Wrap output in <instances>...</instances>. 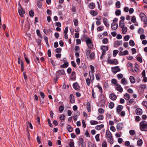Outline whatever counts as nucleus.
Instances as JSON below:
<instances>
[{
    "instance_id": "nucleus-56",
    "label": "nucleus",
    "mask_w": 147,
    "mask_h": 147,
    "mask_svg": "<svg viewBox=\"0 0 147 147\" xmlns=\"http://www.w3.org/2000/svg\"><path fill=\"white\" fill-rule=\"evenodd\" d=\"M119 52V51L116 50H113V56L114 57H115L116 56L117 54Z\"/></svg>"
},
{
    "instance_id": "nucleus-22",
    "label": "nucleus",
    "mask_w": 147,
    "mask_h": 147,
    "mask_svg": "<svg viewBox=\"0 0 147 147\" xmlns=\"http://www.w3.org/2000/svg\"><path fill=\"white\" fill-rule=\"evenodd\" d=\"M69 65L68 62H66L64 63L63 64L60 65V67L61 68H66L68 67Z\"/></svg>"
},
{
    "instance_id": "nucleus-19",
    "label": "nucleus",
    "mask_w": 147,
    "mask_h": 147,
    "mask_svg": "<svg viewBox=\"0 0 147 147\" xmlns=\"http://www.w3.org/2000/svg\"><path fill=\"white\" fill-rule=\"evenodd\" d=\"M107 19L106 18H104L103 19V21L105 25L107 27H108L109 26V24L107 22Z\"/></svg>"
},
{
    "instance_id": "nucleus-26",
    "label": "nucleus",
    "mask_w": 147,
    "mask_h": 147,
    "mask_svg": "<svg viewBox=\"0 0 147 147\" xmlns=\"http://www.w3.org/2000/svg\"><path fill=\"white\" fill-rule=\"evenodd\" d=\"M89 74L91 82H92L94 78V73H89Z\"/></svg>"
},
{
    "instance_id": "nucleus-31",
    "label": "nucleus",
    "mask_w": 147,
    "mask_h": 147,
    "mask_svg": "<svg viewBox=\"0 0 147 147\" xmlns=\"http://www.w3.org/2000/svg\"><path fill=\"white\" fill-rule=\"evenodd\" d=\"M124 98L126 100H128L130 98L129 95L128 93H126L124 96Z\"/></svg>"
},
{
    "instance_id": "nucleus-2",
    "label": "nucleus",
    "mask_w": 147,
    "mask_h": 147,
    "mask_svg": "<svg viewBox=\"0 0 147 147\" xmlns=\"http://www.w3.org/2000/svg\"><path fill=\"white\" fill-rule=\"evenodd\" d=\"M140 129L141 131H147V122L142 121L140 123Z\"/></svg>"
},
{
    "instance_id": "nucleus-28",
    "label": "nucleus",
    "mask_w": 147,
    "mask_h": 147,
    "mask_svg": "<svg viewBox=\"0 0 147 147\" xmlns=\"http://www.w3.org/2000/svg\"><path fill=\"white\" fill-rule=\"evenodd\" d=\"M18 12L20 15L22 17L24 16V14L25 13V12L23 9H19L18 10Z\"/></svg>"
},
{
    "instance_id": "nucleus-38",
    "label": "nucleus",
    "mask_w": 147,
    "mask_h": 147,
    "mask_svg": "<svg viewBox=\"0 0 147 147\" xmlns=\"http://www.w3.org/2000/svg\"><path fill=\"white\" fill-rule=\"evenodd\" d=\"M115 14L117 16L120 15L121 14V10L119 9H117L115 12Z\"/></svg>"
},
{
    "instance_id": "nucleus-63",
    "label": "nucleus",
    "mask_w": 147,
    "mask_h": 147,
    "mask_svg": "<svg viewBox=\"0 0 147 147\" xmlns=\"http://www.w3.org/2000/svg\"><path fill=\"white\" fill-rule=\"evenodd\" d=\"M98 111L100 113H103L104 112V110L101 108H99L98 109Z\"/></svg>"
},
{
    "instance_id": "nucleus-59",
    "label": "nucleus",
    "mask_w": 147,
    "mask_h": 147,
    "mask_svg": "<svg viewBox=\"0 0 147 147\" xmlns=\"http://www.w3.org/2000/svg\"><path fill=\"white\" fill-rule=\"evenodd\" d=\"M108 39L107 38H105L102 40V42L103 43L106 44L108 42Z\"/></svg>"
},
{
    "instance_id": "nucleus-15",
    "label": "nucleus",
    "mask_w": 147,
    "mask_h": 147,
    "mask_svg": "<svg viewBox=\"0 0 147 147\" xmlns=\"http://www.w3.org/2000/svg\"><path fill=\"white\" fill-rule=\"evenodd\" d=\"M118 27V24L117 23H115L113 22L111 24V28L113 30H116Z\"/></svg>"
},
{
    "instance_id": "nucleus-9",
    "label": "nucleus",
    "mask_w": 147,
    "mask_h": 147,
    "mask_svg": "<svg viewBox=\"0 0 147 147\" xmlns=\"http://www.w3.org/2000/svg\"><path fill=\"white\" fill-rule=\"evenodd\" d=\"M109 97L111 99L114 101L116 99L117 96L114 93H112L109 94Z\"/></svg>"
},
{
    "instance_id": "nucleus-25",
    "label": "nucleus",
    "mask_w": 147,
    "mask_h": 147,
    "mask_svg": "<svg viewBox=\"0 0 147 147\" xmlns=\"http://www.w3.org/2000/svg\"><path fill=\"white\" fill-rule=\"evenodd\" d=\"M96 78L97 80H100L101 76V74L100 73H98L95 74Z\"/></svg>"
},
{
    "instance_id": "nucleus-24",
    "label": "nucleus",
    "mask_w": 147,
    "mask_h": 147,
    "mask_svg": "<svg viewBox=\"0 0 147 147\" xmlns=\"http://www.w3.org/2000/svg\"><path fill=\"white\" fill-rule=\"evenodd\" d=\"M100 49L102 51H107L108 50V48L107 46L103 45L101 47Z\"/></svg>"
},
{
    "instance_id": "nucleus-32",
    "label": "nucleus",
    "mask_w": 147,
    "mask_h": 147,
    "mask_svg": "<svg viewBox=\"0 0 147 147\" xmlns=\"http://www.w3.org/2000/svg\"><path fill=\"white\" fill-rule=\"evenodd\" d=\"M122 28V33L123 34H125L126 33L127 31V28L126 27L124 26Z\"/></svg>"
},
{
    "instance_id": "nucleus-55",
    "label": "nucleus",
    "mask_w": 147,
    "mask_h": 147,
    "mask_svg": "<svg viewBox=\"0 0 147 147\" xmlns=\"http://www.w3.org/2000/svg\"><path fill=\"white\" fill-rule=\"evenodd\" d=\"M37 5L38 7L39 8H41L42 7V3L40 1H38L37 3Z\"/></svg>"
},
{
    "instance_id": "nucleus-49",
    "label": "nucleus",
    "mask_w": 147,
    "mask_h": 147,
    "mask_svg": "<svg viewBox=\"0 0 147 147\" xmlns=\"http://www.w3.org/2000/svg\"><path fill=\"white\" fill-rule=\"evenodd\" d=\"M64 107L63 106L61 105L60 106L59 108V110L60 113L62 112L64 110Z\"/></svg>"
},
{
    "instance_id": "nucleus-43",
    "label": "nucleus",
    "mask_w": 147,
    "mask_h": 147,
    "mask_svg": "<svg viewBox=\"0 0 147 147\" xmlns=\"http://www.w3.org/2000/svg\"><path fill=\"white\" fill-rule=\"evenodd\" d=\"M111 83L112 84H114L115 86L117 85V84H118L117 82V80L115 79H113L111 80Z\"/></svg>"
},
{
    "instance_id": "nucleus-35",
    "label": "nucleus",
    "mask_w": 147,
    "mask_h": 147,
    "mask_svg": "<svg viewBox=\"0 0 147 147\" xmlns=\"http://www.w3.org/2000/svg\"><path fill=\"white\" fill-rule=\"evenodd\" d=\"M87 108L88 110V112H90L91 111L90 109V104L89 102H87Z\"/></svg>"
},
{
    "instance_id": "nucleus-40",
    "label": "nucleus",
    "mask_w": 147,
    "mask_h": 147,
    "mask_svg": "<svg viewBox=\"0 0 147 147\" xmlns=\"http://www.w3.org/2000/svg\"><path fill=\"white\" fill-rule=\"evenodd\" d=\"M114 106V104L113 102H110L109 104V107L110 109H113Z\"/></svg>"
},
{
    "instance_id": "nucleus-27",
    "label": "nucleus",
    "mask_w": 147,
    "mask_h": 147,
    "mask_svg": "<svg viewBox=\"0 0 147 147\" xmlns=\"http://www.w3.org/2000/svg\"><path fill=\"white\" fill-rule=\"evenodd\" d=\"M90 13L93 16H95L98 14V12L96 11L91 10L90 11Z\"/></svg>"
},
{
    "instance_id": "nucleus-10",
    "label": "nucleus",
    "mask_w": 147,
    "mask_h": 147,
    "mask_svg": "<svg viewBox=\"0 0 147 147\" xmlns=\"http://www.w3.org/2000/svg\"><path fill=\"white\" fill-rule=\"evenodd\" d=\"M116 86H117L115 87V89L117 91L120 92H122L123 91V89L121 86L119 84H117Z\"/></svg>"
},
{
    "instance_id": "nucleus-8",
    "label": "nucleus",
    "mask_w": 147,
    "mask_h": 147,
    "mask_svg": "<svg viewBox=\"0 0 147 147\" xmlns=\"http://www.w3.org/2000/svg\"><path fill=\"white\" fill-rule=\"evenodd\" d=\"M140 17L141 18L142 21H145L146 20H147L146 16L143 13L141 12L140 14Z\"/></svg>"
},
{
    "instance_id": "nucleus-42",
    "label": "nucleus",
    "mask_w": 147,
    "mask_h": 147,
    "mask_svg": "<svg viewBox=\"0 0 147 147\" xmlns=\"http://www.w3.org/2000/svg\"><path fill=\"white\" fill-rule=\"evenodd\" d=\"M124 22H122L121 21H120L119 22V26L120 27L122 28L124 27Z\"/></svg>"
},
{
    "instance_id": "nucleus-3",
    "label": "nucleus",
    "mask_w": 147,
    "mask_h": 147,
    "mask_svg": "<svg viewBox=\"0 0 147 147\" xmlns=\"http://www.w3.org/2000/svg\"><path fill=\"white\" fill-rule=\"evenodd\" d=\"M86 54L88 58L92 59L94 58L95 54L94 52L91 53V50L89 49H87L85 51Z\"/></svg>"
},
{
    "instance_id": "nucleus-11",
    "label": "nucleus",
    "mask_w": 147,
    "mask_h": 147,
    "mask_svg": "<svg viewBox=\"0 0 147 147\" xmlns=\"http://www.w3.org/2000/svg\"><path fill=\"white\" fill-rule=\"evenodd\" d=\"M123 109V106L121 105H118L116 108V111L118 114L120 113L121 111Z\"/></svg>"
},
{
    "instance_id": "nucleus-62",
    "label": "nucleus",
    "mask_w": 147,
    "mask_h": 147,
    "mask_svg": "<svg viewBox=\"0 0 147 147\" xmlns=\"http://www.w3.org/2000/svg\"><path fill=\"white\" fill-rule=\"evenodd\" d=\"M39 94L41 97L42 98L44 99V97L45 96V94L43 92L40 91L39 92Z\"/></svg>"
},
{
    "instance_id": "nucleus-36",
    "label": "nucleus",
    "mask_w": 147,
    "mask_h": 147,
    "mask_svg": "<svg viewBox=\"0 0 147 147\" xmlns=\"http://www.w3.org/2000/svg\"><path fill=\"white\" fill-rule=\"evenodd\" d=\"M90 67L91 71H89V73H94V67L92 65H90Z\"/></svg>"
},
{
    "instance_id": "nucleus-18",
    "label": "nucleus",
    "mask_w": 147,
    "mask_h": 147,
    "mask_svg": "<svg viewBox=\"0 0 147 147\" xmlns=\"http://www.w3.org/2000/svg\"><path fill=\"white\" fill-rule=\"evenodd\" d=\"M136 114L140 115L142 114V111L141 109L138 108L136 109Z\"/></svg>"
},
{
    "instance_id": "nucleus-17",
    "label": "nucleus",
    "mask_w": 147,
    "mask_h": 147,
    "mask_svg": "<svg viewBox=\"0 0 147 147\" xmlns=\"http://www.w3.org/2000/svg\"><path fill=\"white\" fill-rule=\"evenodd\" d=\"M69 98L71 103H73L75 102L74 96L73 94H71L70 95Z\"/></svg>"
},
{
    "instance_id": "nucleus-58",
    "label": "nucleus",
    "mask_w": 147,
    "mask_h": 147,
    "mask_svg": "<svg viewBox=\"0 0 147 147\" xmlns=\"http://www.w3.org/2000/svg\"><path fill=\"white\" fill-rule=\"evenodd\" d=\"M117 77L118 79L119 80H120L123 78V76L122 74H119L117 75Z\"/></svg>"
},
{
    "instance_id": "nucleus-47",
    "label": "nucleus",
    "mask_w": 147,
    "mask_h": 147,
    "mask_svg": "<svg viewBox=\"0 0 147 147\" xmlns=\"http://www.w3.org/2000/svg\"><path fill=\"white\" fill-rule=\"evenodd\" d=\"M65 117L64 115H60L59 118L61 120H65Z\"/></svg>"
},
{
    "instance_id": "nucleus-13",
    "label": "nucleus",
    "mask_w": 147,
    "mask_h": 147,
    "mask_svg": "<svg viewBox=\"0 0 147 147\" xmlns=\"http://www.w3.org/2000/svg\"><path fill=\"white\" fill-rule=\"evenodd\" d=\"M123 127V125L122 123H119L117 125L116 128L117 130L119 131L121 130L122 129Z\"/></svg>"
},
{
    "instance_id": "nucleus-30",
    "label": "nucleus",
    "mask_w": 147,
    "mask_h": 147,
    "mask_svg": "<svg viewBox=\"0 0 147 147\" xmlns=\"http://www.w3.org/2000/svg\"><path fill=\"white\" fill-rule=\"evenodd\" d=\"M129 80L131 82L132 84L135 83V81L134 77L132 76H131L129 77Z\"/></svg>"
},
{
    "instance_id": "nucleus-46",
    "label": "nucleus",
    "mask_w": 147,
    "mask_h": 147,
    "mask_svg": "<svg viewBox=\"0 0 147 147\" xmlns=\"http://www.w3.org/2000/svg\"><path fill=\"white\" fill-rule=\"evenodd\" d=\"M140 88L141 89H145L146 88V84H141L140 85Z\"/></svg>"
},
{
    "instance_id": "nucleus-20",
    "label": "nucleus",
    "mask_w": 147,
    "mask_h": 147,
    "mask_svg": "<svg viewBox=\"0 0 147 147\" xmlns=\"http://www.w3.org/2000/svg\"><path fill=\"white\" fill-rule=\"evenodd\" d=\"M104 127V125L103 124L98 125L95 127V129L97 130H100L102 128Z\"/></svg>"
},
{
    "instance_id": "nucleus-45",
    "label": "nucleus",
    "mask_w": 147,
    "mask_h": 147,
    "mask_svg": "<svg viewBox=\"0 0 147 147\" xmlns=\"http://www.w3.org/2000/svg\"><path fill=\"white\" fill-rule=\"evenodd\" d=\"M91 81V80L90 79L88 78H86V83L87 84V85L89 86H90V82Z\"/></svg>"
},
{
    "instance_id": "nucleus-5",
    "label": "nucleus",
    "mask_w": 147,
    "mask_h": 147,
    "mask_svg": "<svg viewBox=\"0 0 147 147\" xmlns=\"http://www.w3.org/2000/svg\"><path fill=\"white\" fill-rule=\"evenodd\" d=\"M86 43L89 48L90 49L92 48L93 45L92 41L90 38H88L86 39Z\"/></svg>"
},
{
    "instance_id": "nucleus-39",
    "label": "nucleus",
    "mask_w": 147,
    "mask_h": 147,
    "mask_svg": "<svg viewBox=\"0 0 147 147\" xmlns=\"http://www.w3.org/2000/svg\"><path fill=\"white\" fill-rule=\"evenodd\" d=\"M135 100L134 99H130L127 103V105H130L132 103L134 102Z\"/></svg>"
},
{
    "instance_id": "nucleus-44",
    "label": "nucleus",
    "mask_w": 147,
    "mask_h": 147,
    "mask_svg": "<svg viewBox=\"0 0 147 147\" xmlns=\"http://www.w3.org/2000/svg\"><path fill=\"white\" fill-rule=\"evenodd\" d=\"M102 147H107V144L106 141L105 140L103 141L102 145Z\"/></svg>"
},
{
    "instance_id": "nucleus-23",
    "label": "nucleus",
    "mask_w": 147,
    "mask_h": 147,
    "mask_svg": "<svg viewBox=\"0 0 147 147\" xmlns=\"http://www.w3.org/2000/svg\"><path fill=\"white\" fill-rule=\"evenodd\" d=\"M121 83L124 85H125L127 84V82L125 78H122L121 80Z\"/></svg>"
},
{
    "instance_id": "nucleus-29",
    "label": "nucleus",
    "mask_w": 147,
    "mask_h": 147,
    "mask_svg": "<svg viewBox=\"0 0 147 147\" xmlns=\"http://www.w3.org/2000/svg\"><path fill=\"white\" fill-rule=\"evenodd\" d=\"M67 128V130L70 132H72L73 130V128L69 125H68Z\"/></svg>"
},
{
    "instance_id": "nucleus-41",
    "label": "nucleus",
    "mask_w": 147,
    "mask_h": 147,
    "mask_svg": "<svg viewBox=\"0 0 147 147\" xmlns=\"http://www.w3.org/2000/svg\"><path fill=\"white\" fill-rule=\"evenodd\" d=\"M144 32V29L141 28H140L138 31V32L139 34L143 33Z\"/></svg>"
},
{
    "instance_id": "nucleus-61",
    "label": "nucleus",
    "mask_w": 147,
    "mask_h": 147,
    "mask_svg": "<svg viewBox=\"0 0 147 147\" xmlns=\"http://www.w3.org/2000/svg\"><path fill=\"white\" fill-rule=\"evenodd\" d=\"M36 34L37 35L40 37H42V35L41 34L40 30L38 29H37L36 30Z\"/></svg>"
},
{
    "instance_id": "nucleus-54",
    "label": "nucleus",
    "mask_w": 147,
    "mask_h": 147,
    "mask_svg": "<svg viewBox=\"0 0 147 147\" xmlns=\"http://www.w3.org/2000/svg\"><path fill=\"white\" fill-rule=\"evenodd\" d=\"M129 134L132 136H134L135 133L134 130H131L129 131Z\"/></svg>"
},
{
    "instance_id": "nucleus-21",
    "label": "nucleus",
    "mask_w": 147,
    "mask_h": 147,
    "mask_svg": "<svg viewBox=\"0 0 147 147\" xmlns=\"http://www.w3.org/2000/svg\"><path fill=\"white\" fill-rule=\"evenodd\" d=\"M51 31V30L50 29H44L43 30L44 32L47 35L49 34Z\"/></svg>"
},
{
    "instance_id": "nucleus-1",
    "label": "nucleus",
    "mask_w": 147,
    "mask_h": 147,
    "mask_svg": "<svg viewBox=\"0 0 147 147\" xmlns=\"http://www.w3.org/2000/svg\"><path fill=\"white\" fill-rule=\"evenodd\" d=\"M106 135L107 137V139L108 140L109 142L111 144H113V136L109 129H107L106 130Z\"/></svg>"
},
{
    "instance_id": "nucleus-14",
    "label": "nucleus",
    "mask_w": 147,
    "mask_h": 147,
    "mask_svg": "<svg viewBox=\"0 0 147 147\" xmlns=\"http://www.w3.org/2000/svg\"><path fill=\"white\" fill-rule=\"evenodd\" d=\"M76 72L75 71H73L71 73L70 79L72 80H76Z\"/></svg>"
},
{
    "instance_id": "nucleus-51",
    "label": "nucleus",
    "mask_w": 147,
    "mask_h": 147,
    "mask_svg": "<svg viewBox=\"0 0 147 147\" xmlns=\"http://www.w3.org/2000/svg\"><path fill=\"white\" fill-rule=\"evenodd\" d=\"M116 6L117 8H119L121 6V3L119 1H117L116 3Z\"/></svg>"
},
{
    "instance_id": "nucleus-48",
    "label": "nucleus",
    "mask_w": 147,
    "mask_h": 147,
    "mask_svg": "<svg viewBox=\"0 0 147 147\" xmlns=\"http://www.w3.org/2000/svg\"><path fill=\"white\" fill-rule=\"evenodd\" d=\"M84 139L82 138H80L79 139L78 143L80 144H82L84 142Z\"/></svg>"
},
{
    "instance_id": "nucleus-64",
    "label": "nucleus",
    "mask_w": 147,
    "mask_h": 147,
    "mask_svg": "<svg viewBox=\"0 0 147 147\" xmlns=\"http://www.w3.org/2000/svg\"><path fill=\"white\" fill-rule=\"evenodd\" d=\"M69 146L70 147H75L74 143L73 141H71L69 142Z\"/></svg>"
},
{
    "instance_id": "nucleus-37",
    "label": "nucleus",
    "mask_w": 147,
    "mask_h": 147,
    "mask_svg": "<svg viewBox=\"0 0 147 147\" xmlns=\"http://www.w3.org/2000/svg\"><path fill=\"white\" fill-rule=\"evenodd\" d=\"M90 123L91 125H96L98 123V121L94 120H91L90 121Z\"/></svg>"
},
{
    "instance_id": "nucleus-57",
    "label": "nucleus",
    "mask_w": 147,
    "mask_h": 147,
    "mask_svg": "<svg viewBox=\"0 0 147 147\" xmlns=\"http://www.w3.org/2000/svg\"><path fill=\"white\" fill-rule=\"evenodd\" d=\"M99 136L100 134H98L96 135L95 136L96 140L97 142H98L100 141Z\"/></svg>"
},
{
    "instance_id": "nucleus-6",
    "label": "nucleus",
    "mask_w": 147,
    "mask_h": 147,
    "mask_svg": "<svg viewBox=\"0 0 147 147\" xmlns=\"http://www.w3.org/2000/svg\"><path fill=\"white\" fill-rule=\"evenodd\" d=\"M111 69L112 72L114 74H116L117 72L121 71V69L118 66L112 67Z\"/></svg>"
},
{
    "instance_id": "nucleus-4",
    "label": "nucleus",
    "mask_w": 147,
    "mask_h": 147,
    "mask_svg": "<svg viewBox=\"0 0 147 147\" xmlns=\"http://www.w3.org/2000/svg\"><path fill=\"white\" fill-rule=\"evenodd\" d=\"M57 75H56V77L57 78H58L60 76L63 75H64L65 74V72L64 69H59L56 72Z\"/></svg>"
},
{
    "instance_id": "nucleus-50",
    "label": "nucleus",
    "mask_w": 147,
    "mask_h": 147,
    "mask_svg": "<svg viewBox=\"0 0 147 147\" xmlns=\"http://www.w3.org/2000/svg\"><path fill=\"white\" fill-rule=\"evenodd\" d=\"M74 25L75 26H76L78 25V20L77 19H74Z\"/></svg>"
},
{
    "instance_id": "nucleus-60",
    "label": "nucleus",
    "mask_w": 147,
    "mask_h": 147,
    "mask_svg": "<svg viewBox=\"0 0 147 147\" xmlns=\"http://www.w3.org/2000/svg\"><path fill=\"white\" fill-rule=\"evenodd\" d=\"M103 119L104 117L102 115H99L97 117V119L99 120H102Z\"/></svg>"
},
{
    "instance_id": "nucleus-12",
    "label": "nucleus",
    "mask_w": 147,
    "mask_h": 147,
    "mask_svg": "<svg viewBox=\"0 0 147 147\" xmlns=\"http://www.w3.org/2000/svg\"><path fill=\"white\" fill-rule=\"evenodd\" d=\"M73 87L76 90H79L80 86L78 83L77 82L74 83L73 84Z\"/></svg>"
},
{
    "instance_id": "nucleus-53",
    "label": "nucleus",
    "mask_w": 147,
    "mask_h": 147,
    "mask_svg": "<svg viewBox=\"0 0 147 147\" xmlns=\"http://www.w3.org/2000/svg\"><path fill=\"white\" fill-rule=\"evenodd\" d=\"M129 45L131 46H133L135 45V43L134 41L132 40H130L129 42Z\"/></svg>"
},
{
    "instance_id": "nucleus-52",
    "label": "nucleus",
    "mask_w": 147,
    "mask_h": 147,
    "mask_svg": "<svg viewBox=\"0 0 147 147\" xmlns=\"http://www.w3.org/2000/svg\"><path fill=\"white\" fill-rule=\"evenodd\" d=\"M131 21L133 23H135L136 21V18L134 16H133L131 19Z\"/></svg>"
},
{
    "instance_id": "nucleus-33",
    "label": "nucleus",
    "mask_w": 147,
    "mask_h": 147,
    "mask_svg": "<svg viewBox=\"0 0 147 147\" xmlns=\"http://www.w3.org/2000/svg\"><path fill=\"white\" fill-rule=\"evenodd\" d=\"M89 7L92 9H94L95 7V4L93 3H90L89 5Z\"/></svg>"
},
{
    "instance_id": "nucleus-7",
    "label": "nucleus",
    "mask_w": 147,
    "mask_h": 147,
    "mask_svg": "<svg viewBox=\"0 0 147 147\" xmlns=\"http://www.w3.org/2000/svg\"><path fill=\"white\" fill-rule=\"evenodd\" d=\"M107 62L109 64L112 65H116L118 64L117 60L116 59H114L113 60L109 59L107 60Z\"/></svg>"
},
{
    "instance_id": "nucleus-34",
    "label": "nucleus",
    "mask_w": 147,
    "mask_h": 147,
    "mask_svg": "<svg viewBox=\"0 0 147 147\" xmlns=\"http://www.w3.org/2000/svg\"><path fill=\"white\" fill-rule=\"evenodd\" d=\"M143 143L142 140L141 139H139L137 142V144L139 146H141Z\"/></svg>"
},
{
    "instance_id": "nucleus-16",
    "label": "nucleus",
    "mask_w": 147,
    "mask_h": 147,
    "mask_svg": "<svg viewBox=\"0 0 147 147\" xmlns=\"http://www.w3.org/2000/svg\"><path fill=\"white\" fill-rule=\"evenodd\" d=\"M122 44V42L121 41H117L114 43V47H117L121 45Z\"/></svg>"
}]
</instances>
